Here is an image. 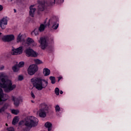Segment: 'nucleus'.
Returning a JSON list of instances; mask_svg holds the SVG:
<instances>
[{
  "label": "nucleus",
  "mask_w": 131,
  "mask_h": 131,
  "mask_svg": "<svg viewBox=\"0 0 131 131\" xmlns=\"http://www.w3.org/2000/svg\"><path fill=\"white\" fill-rule=\"evenodd\" d=\"M8 131H15V129L13 127H10L8 129Z\"/></svg>",
  "instance_id": "31"
},
{
  "label": "nucleus",
  "mask_w": 131,
  "mask_h": 131,
  "mask_svg": "<svg viewBox=\"0 0 131 131\" xmlns=\"http://www.w3.org/2000/svg\"><path fill=\"white\" fill-rule=\"evenodd\" d=\"M38 3L39 5L38 6L39 11H42L45 10V8L47 6H54L55 4L61 5V4L64 3V0H50L49 4L45 0H38Z\"/></svg>",
  "instance_id": "4"
},
{
  "label": "nucleus",
  "mask_w": 131,
  "mask_h": 131,
  "mask_svg": "<svg viewBox=\"0 0 131 131\" xmlns=\"http://www.w3.org/2000/svg\"><path fill=\"white\" fill-rule=\"evenodd\" d=\"M51 42H53L54 38H51Z\"/></svg>",
  "instance_id": "36"
},
{
  "label": "nucleus",
  "mask_w": 131,
  "mask_h": 131,
  "mask_svg": "<svg viewBox=\"0 0 131 131\" xmlns=\"http://www.w3.org/2000/svg\"><path fill=\"white\" fill-rule=\"evenodd\" d=\"M12 100L13 102H14V105L16 107L19 106L20 103H21V102H23V99L21 97H16L15 96H12Z\"/></svg>",
  "instance_id": "11"
},
{
  "label": "nucleus",
  "mask_w": 131,
  "mask_h": 131,
  "mask_svg": "<svg viewBox=\"0 0 131 131\" xmlns=\"http://www.w3.org/2000/svg\"><path fill=\"white\" fill-rule=\"evenodd\" d=\"M50 79L51 81V83H52V84L56 83V78L55 77L51 76L50 77Z\"/></svg>",
  "instance_id": "22"
},
{
  "label": "nucleus",
  "mask_w": 131,
  "mask_h": 131,
  "mask_svg": "<svg viewBox=\"0 0 131 131\" xmlns=\"http://www.w3.org/2000/svg\"><path fill=\"white\" fill-rule=\"evenodd\" d=\"M55 111L58 113V112H60L61 111V108H60V106L59 105H56L55 106Z\"/></svg>",
  "instance_id": "26"
},
{
  "label": "nucleus",
  "mask_w": 131,
  "mask_h": 131,
  "mask_svg": "<svg viewBox=\"0 0 131 131\" xmlns=\"http://www.w3.org/2000/svg\"><path fill=\"white\" fill-rule=\"evenodd\" d=\"M31 95L32 98H33V99L35 98V96H34V94H33L32 92H31Z\"/></svg>",
  "instance_id": "33"
},
{
  "label": "nucleus",
  "mask_w": 131,
  "mask_h": 131,
  "mask_svg": "<svg viewBox=\"0 0 131 131\" xmlns=\"http://www.w3.org/2000/svg\"><path fill=\"white\" fill-rule=\"evenodd\" d=\"M11 113L14 115H18L19 114V110H11Z\"/></svg>",
  "instance_id": "23"
},
{
  "label": "nucleus",
  "mask_w": 131,
  "mask_h": 131,
  "mask_svg": "<svg viewBox=\"0 0 131 131\" xmlns=\"http://www.w3.org/2000/svg\"><path fill=\"white\" fill-rule=\"evenodd\" d=\"M60 95H62V94H63V91H60Z\"/></svg>",
  "instance_id": "38"
},
{
  "label": "nucleus",
  "mask_w": 131,
  "mask_h": 131,
  "mask_svg": "<svg viewBox=\"0 0 131 131\" xmlns=\"http://www.w3.org/2000/svg\"><path fill=\"white\" fill-rule=\"evenodd\" d=\"M38 70V68L36 64L31 65L28 69V73L29 75H33Z\"/></svg>",
  "instance_id": "8"
},
{
  "label": "nucleus",
  "mask_w": 131,
  "mask_h": 131,
  "mask_svg": "<svg viewBox=\"0 0 131 131\" xmlns=\"http://www.w3.org/2000/svg\"><path fill=\"white\" fill-rule=\"evenodd\" d=\"M16 3H21V0H16Z\"/></svg>",
  "instance_id": "35"
},
{
  "label": "nucleus",
  "mask_w": 131,
  "mask_h": 131,
  "mask_svg": "<svg viewBox=\"0 0 131 131\" xmlns=\"http://www.w3.org/2000/svg\"><path fill=\"white\" fill-rule=\"evenodd\" d=\"M33 85L38 91H41L42 89H46L48 86V81L41 79V78L34 77L31 79Z\"/></svg>",
  "instance_id": "3"
},
{
  "label": "nucleus",
  "mask_w": 131,
  "mask_h": 131,
  "mask_svg": "<svg viewBox=\"0 0 131 131\" xmlns=\"http://www.w3.org/2000/svg\"><path fill=\"white\" fill-rule=\"evenodd\" d=\"M1 35H2V33L0 32V36H1Z\"/></svg>",
  "instance_id": "42"
},
{
  "label": "nucleus",
  "mask_w": 131,
  "mask_h": 131,
  "mask_svg": "<svg viewBox=\"0 0 131 131\" xmlns=\"http://www.w3.org/2000/svg\"><path fill=\"white\" fill-rule=\"evenodd\" d=\"M38 123V119L35 117L30 116L28 117L24 120L20 121L18 124L19 125L25 126L29 128H31L34 126H36Z\"/></svg>",
  "instance_id": "2"
},
{
  "label": "nucleus",
  "mask_w": 131,
  "mask_h": 131,
  "mask_svg": "<svg viewBox=\"0 0 131 131\" xmlns=\"http://www.w3.org/2000/svg\"><path fill=\"white\" fill-rule=\"evenodd\" d=\"M6 126H8V124H6Z\"/></svg>",
  "instance_id": "43"
},
{
  "label": "nucleus",
  "mask_w": 131,
  "mask_h": 131,
  "mask_svg": "<svg viewBox=\"0 0 131 131\" xmlns=\"http://www.w3.org/2000/svg\"><path fill=\"white\" fill-rule=\"evenodd\" d=\"M61 79H62V77H58V81H60V80H61Z\"/></svg>",
  "instance_id": "34"
},
{
  "label": "nucleus",
  "mask_w": 131,
  "mask_h": 131,
  "mask_svg": "<svg viewBox=\"0 0 131 131\" xmlns=\"http://www.w3.org/2000/svg\"><path fill=\"white\" fill-rule=\"evenodd\" d=\"M18 122H19V117H18L17 116H16L13 119L12 124H13V125H16V124H17V123H18Z\"/></svg>",
  "instance_id": "19"
},
{
  "label": "nucleus",
  "mask_w": 131,
  "mask_h": 131,
  "mask_svg": "<svg viewBox=\"0 0 131 131\" xmlns=\"http://www.w3.org/2000/svg\"><path fill=\"white\" fill-rule=\"evenodd\" d=\"M27 57H37V54L31 48H27L25 50Z\"/></svg>",
  "instance_id": "9"
},
{
  "label": "nucleus",
  "mask_w": 131,
  "mask_h": 131,
  "mask_svg": "<svg viewBox=\"0 0 131 131\" xmlns=\"http://www.w3.org/2000/svg\"><path fill=\"white\" fill-rule=\"evenodd\" d=\"M14 39L15 36L14 35H7L2 38L3 41H7L8 42L12 41V40H14Z\"/></svg>",
  "instance_id": "13"
},
{
  "label": "nucleus",
  "mask_w": 131,
  "mask_h": 131,
  "mask_svg": "<svg viewBox=\"0 0 131 131\" xmlns=\"http://www.w3.org/2000/svg\"><path fill=\"white\" fill-rule=\"evenodd\" d=\"M7 106L6 105H4L2 107L0 108V113H3V112H5L6 111V110L7 109Z\"/></svg>",
  "instance_id": "25"
},
{
  "label": "nucleus",
  "mask_w": 131,
  "mask_h": 131,
  "mask_svg": "<svg viewBox=\"0 0 131 131\" xmlns=\"http://www.w3.org/2000/svg\"><path fill=\"white\" fill-rule=\"evenodd\" d=\"M39 31L38 30V29H35L33 31L31 32V35L36 36V35H38Z\"/></svg>",
  "instance_id": "21"
},
{
  "label": "nucleus",
  "mask_w": 131,
  "mask_h": 131,
  "mask_svg": "<svg viewBox=\"0 0 131 131\" xmlns=\"http://www.w3.org/2000/svg\"><path fill=\"white\" fill-rule=\"evenodd\" d=\"M19 68H20L18 66V65L16 64L12 67V70L14 72H18Z\"/></svg>",
  "instance_id": "20"
},
{
  "label": "nucleus",
  "mask_w": 131,
  "mask_h": 131,
  "mask_svg": "<svg viewBox=\"0 0 131 131\" xmlns=\"http://www.w3.org/2000/svg\"><path fill=\"white\" fill-rule=\"evenodd\" d=\"M39 110L38 112L39 117L41 118H46L47 114L50 112L49 105L46 103H43L40 104Z\"/></svg>",
  "instance_id": "5"
},
{
  "label": "nucleus",
  "mask_w": 131,
  "mask_h": 131,
  "mask_svg": "<svg viewBox=\"0 0 131 131\" xmlns=\"http://www.w3.org/2000/svg\"><path fill=\"white\" fill-rule=\"evenodd\" d=\"M34 62L36 64H41L42 63V61H41L39 59H35Z\"/></svg>",
  "instance_id": "29"
},
{
  "label": "nucleus",
  "mask_w": 131,
  "mask_h": 131,
  "mask_svg": "<svg viewBox=\"0 0 131 131\" xmlns=\"http://www.w3.org/2000/svg\"><path fill=\"white\" fill-rule=\"evenodd\" d=\"M18 80H19V81H21V80H23V76L21 75L18 76Z\"/></svg>",
  "instance_id": "30"
},
{
  "label": "nucleus",
  "mask_w": 131,
  "mask_h": 131,
  "mask_svg": "<svg viewBox=\"0 0 131 131\" xmlns=\"http://www.w3.org/2000/svg\"><path fill=\"white\" fill-rule=\"evenodd\" d=\"M24 64H25V63L24 61H20L19 62L18 64L17 65L19 68H21L24 66Z\"/></svg>",
  "instance_id": "27"
},
{
  "label": "nucleus",
  "mask_w": 131,
  "mask_h": 131,
  "mask_svg": "<svg viewBox=\"0 0 131 131\" xmlns=\"http://www.w3.org/2000/svg\"><path fill=\"white\" fill-rule=\"evenodd\" d=\"M7 25H8V19L7 17H3L0 20V27L2 29H6Z\"/></svg>",
  "instance_id": "12"
},
{
  "label": "nucleus",
  "mask_w": 131,
  "mask_h": 131,
  "mask_svg": "<svg viewBox=\"0 0 131 131\" xmlns=\"http://www.w3.org/2000/svg\"><path fill=\"white\" fill-rule=\"evenodd\" d=\"M3 9H4V7L3 6V5H0V12L3 11Z\"/></svg>",
  "instance_id": "32"
},
{
  "label": "nucleus",
  "mask_w": 131,
  "mask_h": 131,
  "mask_svg": "<svg viewBox=\"0 0 131 131\" xmlns=\"http://www.w3.org/2000/svg\"><path fill=\"white\" fill-rule=\"evenodd\" d=\"M43 73L45 76H48L51 74V71L48 68H45L43 70Z\"/></svg>",
  "instance_id": "18"
},
{
  "label": "nucleus",
  "mask_w": 131,
  "mask_h": 131,
  "mask_svg": "<svg viewBox=\"0 0 131 131\" xmlns=\"http://www.w3.org/2000/svg\"><path fill=\"white\" fill-rule=\"evenodd\" d=\"M34 41L33 40V39L31 38H28L27 39V42L28 45H30V43H32V42H33Z\"/></svg>",
  "instance_id": "24"
},
{
  "label": "nucleus",
  "mask_w": 131,
  "mask_h": 131,
  "mask_svg": "<svg viewBox=\"0 0 131 131\" xmlns=\"http://www.w3.org/2000/svg\"><path fill=\"white\" fill-rule=\"evenodd\" d=\"M32 103H34V102L33 101V100H31Z\"/></svg>",
  "instance_id": "41"
},
{
  "label": "nucleus",
  "mask_w": 131,
  "mask_h": 131,
  "mask_svg": "<svg viewBox=\"0 0 131 131\" xmlns=\"http://www.w3.org/2000/svg\"><path fill=\"white\" fill-rule=\"evenodd\" d=\"M30 11L29 14L31 17H34V14L36 11V8L34 7V5H31L29 7Z\"/></svg>",
  "instance_id": "14"
},
{
  "label": "nucleus",
  "mask_w": 131,
  "mask_h": 131,
  "mask_svg": "<svg viewBox=\"0 0 131 131\" xmlns=\"http://www.w3.org/2000/svg\"><path fill=\"white\" fill-rule=\"evenodd\" d=\"M47 26L49 28L56 30L59 27V24L57 23V17L56 16H52L49 20L47 24Z\"/></svg>",
  "instance_id": "6"
},
{
  "label": "nucleus",
  "mask_w": 131,
  "mask_h": 131,
  "mask_svg": "<svg viewBox=\"0 0 131 131\" xmlns=\"http://www.w3.org/2000/svg\"><path fill=\"white\" fill-rule=\"evenodd\" d=\"M17 42H23V45H24V39L22 38V35L21 34H19L17 37Z\"/></svg>",
  "instance_id": "17"
},
{
  "label": "nucleus",
  "mask_w": 131,
  "mask_h": 131,
  "mask_svg": "<svg viewBox=\"0 0 131 131\" xmlns=\"http://www.w3.org/2000/svg\"><path fill=\"white\" fill-rule=\"evenodd\" d=\"M7 114H8V116H11V114H10L7 113Z\"/></svg>",
  "instance_id": "40"
},
{
  "label": "nucleus",
  "mask_w": 131,
  "mask_h": 131,
  "mask_svg": "<svg viewBox=\"0 0 131 131\" xmlns=\"http://www.w3.org/2000/svg\"><path fill=\"white\" fill-rule=\"evenodd\" d=\"M45 126L46 127V128H48V131H52V128L53 127V125L52 124V123L47 122L45 124Z\"/></svg>",
  "instance_id": "16"
},
{
  "label": "nucleus",
  "mask_w": 131,
  "mask_h": 131,
  "mask_svg": "<svg viewBox=\"0 0 131 131\" xmlns=\"http://www.w3.org/2000/svg\"><path fill=\"white\" fill-rule=\"evenodd\" d=\"M39 42L40 43L41 48L42 50L46 49V48L48 47L49 45V37H41Z\"/></svg>",
  "instance_id": "7"
},
{
  "label": "nucleus",
  "mask_w": 131,
  "mask_h": 131,
  "mask_svg": "<svg viewBox=\"0 0 131 131\" xmlns=\"http://www.w3.org/2000/svg\"><path fill=\"white\" fill-rule=\"evenodd\" d=\"M14 13H16L17 12V11L16 10V9H14Z\"/></svg>",
  "instance_id": "39"
},
{
  "label": "nucleus",
  "mask_w": 131,
  "mask_h": 131,
  "mask_svg": "<svg viewBox=\"0 0 131 131\" xmlns=\"http://www.w3.org/2000/svg\"><path fill=\"white\" fill-rule=\"evenodd\" d=\"M23 53V47L20 46L18 48H13L11 51V55H21Z\"/></svg>",
  "instance_id": "10"
},
{
  "label": "nucleus",
  "mask_w": 131,
  "mask_h": 131,
  "mask_svg": "<svg viewBox=\"0 0 131 131\" xmlns=\"http://www.w3.org/2000/svg\"><path fill=\"white\" fill-rule=\"evenodd\" d=\"M47 26H48V24L46 25V21L44 22V24H41L38 29L39 32L45 31V29H46V27H47Z\"/></svg>",
  "instance_id": "15"
},
{
  "label": "nucleus",
  "mask_w": 131,
  "mask_h": 131,
  "mask_svg": "<svg viewBox=\"0 0 131 131\" xmlns=\"http://www.w3.org/2000/svg\"><path fill=\"white\" fill-rule=\"evenodd\" d=\"M8 2H9V3H12V2H13V0H8Z\"/></svg>",
  "instance_id": "37"
},
{
  "label": "nucleus",
  "mask_w": 131,
  "mask_h": 131,
  "mask_svg": "<svg viewBox=\"0 0 131 131\" xmlns=\"http://www.w3.org/2000/svg\"><path fill=\"white\" fill-rule=\"evenodd\" d=\"M4 89L5 93H10L11 91H13L16 88L15 84H12V81L8 79V77L6 76L4 73H0V105H3L5 101H7L9 99V95L4 94L3 89Z\"/></svg>",
  "instance_id": "1"
},
{
  "label": "nucleus",
  "mask_w": 131,
  "mask_h": 131,
  "mask_svg": "<svg viewBox=\"0 0 131 131\" xmlns=\"http://www.w3.org/2000/svg\"><path fill=\"white\" fill-rule=\"evenodd\" d=\"M55 93L57 95V96H59V95H60V90L59 88H56L55 89Z\"/></svg>",
  "instance_id": "28"
}]
</instances>
